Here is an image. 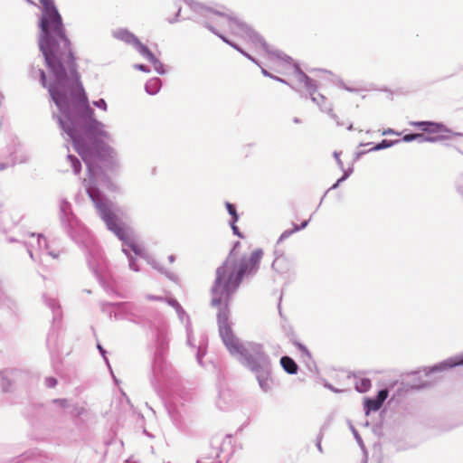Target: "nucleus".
<instances>
[{
	"mask_svg": "<svg viewBox=\"0 0 463 463\" xmlns=\"http://www.w3.org/2000/svg\"><path fill=\"white\" fill-rule=\"evenodd\" d=\"M43 6L41 20L42 36L39 47L47 67L55 80L49 87V92L55 104L66 109L71 99L78 107L84 108L83 117L90 119L86 128V137L90 145L97 147V143L108 137L104 126L92 118L93 109L89 106L88 97L80 80L76 70L71 43L66 37L61 17L52 0H40Z\"/></svg>",
	"mask_w": 463,
	"mask_h": 463,
	"instance_id": "obj_1",
	"label": "nucleus"
},
{
	"mask_svg": "<svg viewBox=\"0 0 463 463\" xmlns=\"http://www.w3.org/2000/svg\"><path fill=\"white\" fill-rule=\"evenodd\" d=\"M243 276L237 259L234 256L228 257L216 269V278L212 288V305L216 307L222 306V310H228L231 296L239 288Z\"/></svg>",
	"mask_w": 463,
	"mask_h": 463,
	"instance_id": "obj_2",
	"label": "nucleus"
},
{
	"mask_svg": "<svg viewBox=\"0 0 463 463\" xmlns=\"http://www.w3.org/2000/svg\"><path fill=\"white\" fill-rule=\"evenodd\" d=\"M215 14L225 17L231 33L241 39L250 50L259 54L266 55L271 63H276L280 57L269 50L265 41L246 24L228 16L224 12H213Z\"/></svg>",
	"mask_w": 463,
	"mask_h": 463,
	"instance_id": "obj_3",
	"label": "nucleus"
},
{
	"mask_svg": "<svg viewBox=\"0 0 463 463\" xmlns=\"http://www.w3.org/2000/svg\"><path fill=\"white\" fill-rule=\"evenodd\" d=\"M89 195L93 201L101 219L106 223L108 229L113 232L121 241L128 244L136 254L142 253L141 246L132 238L130 232L125 227L121 226L118 218L111 208L99 198L95 197L90 192Z\"/></svg>",
	"mask_w": 463,
	"mask_h": 463,
	"instance_id": "obj_4",
	"label": "nucleus"
},
{
	"mask_svg": "<svg viewBox=\"0 0 463 463\" xmlns=\"http://www.w3.org/2000/svg\"><path fill=\"white\" fill-rule=\"evenodd\" d=\"M228 319V310L219 312L218 325L221 337L231 354L245 356L248 354V349L240 343L239 339L234 335Z\"/></svg>",
	"mask_w": 463,
	"mask_h": 463,
	"instance_id": "obj_5",
	"label": "nucleus"
},
{
	"mask_svg": "<svg viewBox=\"0 0 463 463\" xmlns=\"http://www.w3.org/2000/svg\"><path fill=\"white\" fill-rule=\"evenodd\" d=\"M411 126L422 131L423 141L436 142L449 137L450 131L440 123L431 121H411Z\"/></svg>",
	"mask_w": 463,
	"mask_h": 463,
	"instance_id": "obj_6",
	"label": "nucleus"
},
{
	"mask_svg": "<svg viewBox=\"0 0 463 463\" xmlns=\"http://www.w3.org/2000/svg\"><path fill=\"white\" fill-rule=\"evenodd\" d=\"M114 35L116 38L135 46L137 50L148 61H154L156 60V57L152 52L146 45L141 43L140 41L128 30L120 29L115 32Z\"/></svg>",
	"mask_w": 463,
	"mask_h": 463,
	"instance_id": "obj_7",
	"label": "nucleus"
},
{
	"mask_svg": "<svg viewBox=\"0 0 463 463\" xmlns=\"http://www.w3.org/2000/svg\"><path fill=\"white\" fill-rule=\"evenodd\" d=\"M262 257L263 250L256 249L249 256H243L241 260H237V264L243 275L250 274L259 269Z\"/></svg>",
	"mask_w": 463,
	"mask_h": 463,
	"instance_id": "obj_8",
	"label": "nucleus"
},
{
	"mask_svg": "<svg viewBox=\"0 0 463 463\" xmlns=\"http://www.w3.org/2000/svg\"><path fill=\"white\" fill-rule=\"evenodd\" d=\"M388 397V391L387 390H382L379 392L378 395L373 399H366L365 400V407L367 409V412L370 411H378L386 398Z\"/></svg>",
	"mask_w": 463,
	"mask_h": 463,
	"instance_id": "obj_9",
	"label": "nucleus"
},
{
	"mask_svg": "<svg viewBox=\"0 0 463 463\" xmlns=\"http://www.w3.org/2000/svg\"><path fill=\"white\" fill-rule=\"evenodd\" d=\"M280 364L283 367V369L290 374L297 373V372H298V364L289 356L281 357Z\"/></svg>",
	"mask_w": 463,
	"mask_h": 463,
	"instance_id": "obj_10",
	"label": "nucleus"
},
{
	"mask_svg": "<svg viewBox=\"0 0 463 463\" xmlns=\"http://www.w3.org/2000/svg\"><path fill=\"white\" fill-rule=\"evenodd\" d=\"M226 209L228 211V213L232 215V231L235 234H237L238 236H241L240 232H239V229L238 227L235 225V222L238 221L239 219V216H238V213L236 212V209H235V206L231 203H226Z\"/></svg>",
	"mask_w": 463,
	"mask_h": 463,
	"instance_id": "obj_11",
	"label": "nucleus"
},
{
	"mask_svg": "<svg viewBox=\"0 0 463 463\" xmlns=\"http://www.w3.org/2000/svg\"><path fill=\"white\" fill-rule=\"evenodd\" d=\"M75 149L81 156L82 159L86 162L88 160V152L85 144L79 138L73 137Z\"/></svg>",
	"mask_w": 463,
	"mask_h": 463,
	"instance_id": "obj_12",
	"label": "nucleus"
},
{
	"mask_svg": "<svg viewBox=\"0 0 463 463\" xmlns=\"http://www.w3.org/2000/svg\"><path fill=\"white\" fill-rule=\"evenodd\" d=\"M259 383L264 391H269L272 387L273 381L268 373H263L258 377Z\"/></svg>",
	"mask_w": 463,
	"mask_h": 463,
	"instance_id": "obj_13",
	"label": "nucleus"
},
{
	"mask_svg": "<svg viewBox=\"0 0 463 463\" xmlns=\"http://www.w3.org/2000/svg\"><path fill=\"white\" fill-rule=\"evenodd\" d=\"M371 381L367 378H359L355 382V389L360 392H365L371 388Z\"/></svg>",
	"mask_w": 463,
	"mask_h": 463,
	"instance_id": "obj_14",
	"label": "nucleus"
},
{
	"mask_svg": "<svg viewBox=\"0 0 463 463\" xmlns=\"http://www.w3.org/2000/svg\"><path fill=\"white\" fill-rule=\"evenodd\" d=\"M404 142H411L413 140H419L420 142L423 141V134L422 133H415V134H407L402 137Z\"/></svg>",
	"mask_w": 463,
	"mask_h": 463,
	"instance_id": "obj_15",
	"label": "nucleus"
},
{
	"mask_svg": "<svg viewBox=\"0 0 463 463\" xmlns=\"http://www.w3.org/2000/svg\"><path fill=\"white\" fill-rule=\"evenodd\" d=\"M219 36L223 40V42H225L226 43H228L232 47H233L234 49H236L237 51L241 52L243 55H245L250 60L253 61V59L248 53H246L243 50H241L238 45H236L235 43L230 42L226 37H224L222 35H219Z\"/></svg>",
	"mask_w": 463,
	"mask_h": 463,
	"instance_id": "obj_16",
	"label": "nucleus"
},
{
	"mask_svg": "<svg viewBox=\"0 0 463 463\" xmlns=\"http://www.w3.org/2000/svg\"><path fill=\"white\" fill-rule=\"evenodd\" d=\"M307 225V221H305L302 222V224L300 226H295L292 230L290 231H285L282 235H281V238H287L288 237L290 234H292L293 232H298L299 231L300 229H303L305 228L306 226Z\"/></svg>",
	"mask_w": 463,
	"mask_h": 463,
	"instance_id": "obj_17",
	"label": "nucleus"
},
{
	"mask_svg": "<svg viewBox=\"0 0 463 463\" xmlns=\"http://www.w3.org/2000/svg\"><path fill=\"white\" fill-rule=\"evenodd\" d=\"M392 145L391 142L387 141V140H383L381 143H379L376 146H375V149L376 150H380V149H383V148H386V147H389L390 146Z\"/></svg>",
	"mask_w": 463,
	"mask_h": 463,
	"instance_id": "obj_18",
	"label": "nucleus"
},
{
	"mask_svg": "<svg viewBox=\"0 0 463 463\" xmlns=\"http://www.w3.org/2000/svg\"><path fill=\"white\" fill-rule=\"evenodd\" d=\"M93 104H94L96 107L100 108V109H104V110L107 109V104H106L105 100H104V99H99V100H98V101H94V103H93Z\"/></svg>",
	"mask_w": 463,
	"mask_h": 463,
	"instance_id": "obj_19",
	"label": "nucleus"
},
{
	"mask_svg": "<svg viewBox=\"0 0 463 463\" xmlns=\"http://www.w3.org/2000/svg\"><path fill=\"white\" fill-rule=\"evenodd\" d=\"M146 299L147 300H156V301H163V300H165V298H162V297H156V296H153V295H147L146 296Z\"/></svg>",
	"mask_w": 463,
	"mask_h": 463,
	"instance_id": "obj_20",
	"label": "nucleus"
},
{
	"mask_svg": "<svg viewBox=\"0 0 463 463\" xmlns=\"http://www.w3.org/2000/svg\"><path fill=\"white\" fill-rule=\"evenodd\" d=\"M40 74H41V80H42V84L43 87L46 86V75H45V72L43 71H40Z\"/></svg>",
	"mask_w": 463,
	"mask_h": 463,
	"instance_id": "obj_21",
	"label": "nucleus"
},
{
	"mask_svg": "<svg viewBox=\"0 0 463 463\" xmlns=\"http://www.w3.org/2000/svg\"><path fill=\"white\" fill-rule=\"evenodd\" d=\"M295 345L298 346V348L299 350H301L303 353H305V354H307V355H309L307 349L303 345H301V344H299V343H295Z\"/></svg>",
	"mask_w": 463,
	"mask_h": 463,
	"instance_id": "obj_22",
	"label": "nucleus"
},
{
	"mask_svg": "<svg viewBox=\"0 0 463 463\" xmlns=\"http://www.w3.org/2000/svg\"><path fill=\"white\" fill-rule=\"evenodd\" d=\"M400 135L399 133H396L393 129L392 128H388V129H385L383 132V135Z\"/></svg>",
	"mask_w": 463,
	"mask_h": 463,
	"instance_id": "obj_23",
	"label": "nucleus"
},
{
	"mask_svg": "<svg viewBox=\"0 0 463 463\" xmlns=\"http://www.w3.org/2000/svg\"><path fill=\"white\" fill-rule=\"evenodd\" d=\"M450 366H456V365H460V364H463V358L460 359V360H457V361H453V360H450Z\"/></svg>",
	"mask_w": 463,
	"mask_h": 463,
	"instance_id": "obj_24",
	"label": "nucleus"
},
{
	"mask_svg": "<svg viewBox=\"0 0 463 463\" xmlns=\"http://www.w3.org/2000/svg\"><path fill=\"white\" fill-rule=\"evenodd\" d=\"M167 302H168L169 305H171L173 307H177L178 306L177 301L175 300V299H168Z\"/></svg>",
	"mask_w": 463,
	"mask_h": 463,
	"instance_id": "obj_25",
	"label": "nucleus"
},
{
	"mask_svg": "<svg viewBox=\"0 0 463 463\" xmlns=\"http://www.w3.org/2000/svg\"><path fill=\"white\" fill-rule=\"evenodd\" d=\"M48 382H49V385L52 386V387H53L56 384V380L55 379H52V378L49 379Z\"/></svg>",
	"mask_w": 463,
	"mask_h": 463,
	"instance_id": "obj_26",
	"label": "nucleus"
},
{
	"mask_svg": "<svg viewBox=\"0 0 463 463\" xmlns=\"http://www.w3.org/2000/svg\"><path fill=\"white\" fill-rule=\"evenodd\" d=\"M139 70L141 71H145V66L144 65H138L137 66Z\"/></svg>",
	"mask_w": 463,
	"mask_h": 463,
	"instance_id": "obj_27",
	"label": "nucleus"
},
{
	"mask_svg": "<svg viewBox=\"0 0 463 463\" xmlns=\"http://www.w3.org/2000/svg\"><path fill=\"white\" fill-rule=\"evenodd\" d=\"M208 29L213 31V29L210 26V25H207Z\"/></svg>",
	"mask_w": 463,
	"mask_h": 463,
	"instance_id": "obj_28",
	"label": "nucleus"
},
{
	"mask_svg": "<svg viewBox=\"0 0 463 463\" xmlns=\"http://www.w3.org/2000/svg\"><path fill=\"white\" fill-rule=\"evenodd\" d=\"M75 171L78 173L80 171V169L75 166Z\"/></svg>",
	"mask_w": 463,
	"mask_h": 463,
	"instance_id": "obj_29",
	"label": "nucleus"
},
{
	"mask_svg": "<svg viewBox=\"0 0 463 463\" xmlns=\"http://www.w3.org/2000/svg\"><path fill=\"white\" fill-rule=\"evenodd\" d=\"M262 72H263L265 75H267V74H268V73H267V71H264V70L262 71Z\"/></svg>",
	"mask_w": 463,
	"mask_h": 463,
	"instance_id": "obj_30",
	"label": "nucleus"
}]
</instances>
